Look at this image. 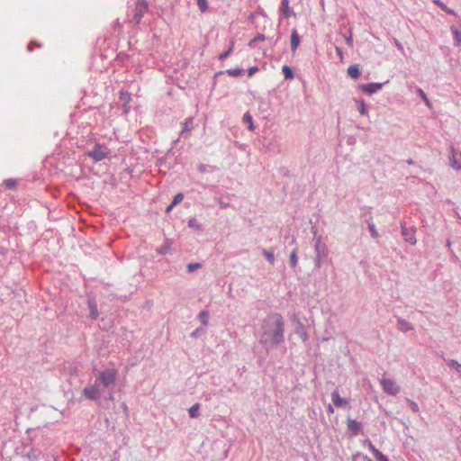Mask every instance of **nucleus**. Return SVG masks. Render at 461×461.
<instances>
[{"instance_id":"obj_1","label":"nucleus","mask_w":461,"mask_h":461,"mask_svg":"<svg viewBox=\"0 0 461 461\" xmlns=\"http://www.w3.org/2000/svg\"><path fill=\"white\" fill-rule=\"evenodd\" d=\"M284 339V321L278 313L268 315L262 324L261 343L268 346H276Z\"/></svg>"},{"instance_id":"obj_2","label":"nucleus","mask_w":461,"mask_h":461,"mask_svg":"<svg viewBox=\"0 0 461 461\" xmlns=\"http://www.w3.org/2000/svg\"><path fill=\"white\" fill-rule=\"evenodd\" d=\"M109 153V149L106 146L95 143L94 149L86 152V155L89 158H92L95 161L98 162L106 158Z\"/></svg>"},{"instance_id":"obj_3","label":"nucleus","mask_w":461,"mask_h":461,"mask_svg":"<svg viewBox=\"0 0 461 461\" xmlns=\"http://www.w3.org/2000/svg\"><path fill=\"white\" fill-rule=\"evenodd\" d=\"M380 383L384 393H386L387 394L396 395L401 390L400 386L396 384V382L391 378L383 377Z\"/></svg>"},{"instance_id":"obj_4","label":"nucleus","mask_w":461,"mask_h":461,"mask_svg":"<svg viewBox=\"0 0 461 461\" xmlns=\"http://www.w3.org/2000/svg\"><path fill=\"white\" fill-rule=\"evenodd\" d=\"M149 5L145 0H138L133 10V20L139 23L143 15L148 11Z\"/></svg>"},{"instance_id":"obj_5","label":"nucleus","mask_w":461,"mask_h":461,"mask_svg":"<svg viewBox=\"0 0 461 461\" xmlns=\"http://www.w3.org/2000/svg\"><path fill=\"white\" fill-rule=\"evenodd\" d=\"M117 372L113 369H107L100 373V380L103 384L108 386L115 382Z\"/></svg>"},{"instance_id":"obj_6","label":"nucleus","mask_w":461,"mask_h":461,"mask_svg":"<svg viewBox=\"0 0 461 461\" xmlns=\"http://www.w3.org/2000/svg\"><path fill=\"white\" fill-rule=\"evenodd\" d=\"M383 86H384L383 83H369V84L360 85L359 88L366 94L372 95V94L376 93L377 91L381 90Z\"/></svg>"},{"instance_id":"obj_7","label":"nucleus","mask_w":461,"mask_h":461,"mask_svg":"<svg viewBox=\"0 0 461 461\" xmlns=\"http://www.w3.org/2000/svg\"><path fill=\"white\" fill-rule=\"evenodd\" d=\"M83 393L86 398L95 400L99 396V389L95 385H90L84 389Z\"/></svg>"},{"instance_id":"obj_8","label":"nucleus","mask_w":461,"mask_h":461,"mask_svg":"<svg viewBox=\"0 0 461 461\" xmlns=\"http://www.w3.org/2000/svg\"><path fill=\"white\" fill-rule=\"evenodd\" d=\"M366 445L377 461H389L388 458L381 451L375 448L371 441H366Z\"/></svg>"},{"instance_id":"obj_9","label":"nucleus","mask_w":461,"mask_h":461,"mask_svg":"<svg viewBox=\"0 0 461 461\" xmlns=\"http://www.w3.org/2000/svg\"><path fill=\"white\" fill-rule=\"evenodd\" d=\"M331 400L337 407H343L348 405V402L346 399H343L339 396V393L338 391H334L331 393Z\"/></svg>"},{"instance_id":"obj_10","label":"nucleus","mask_w":461,"mask_h":461,"mask_svg":"<svg viewBox=\"0 0 461 461\" xmlns=\"http://www.w3.org/2000/svg\"><path fill=\"white\" fill-rule=\"evenodd\" d=\"M281 12L284 14L285 17H290V16H295V14L289 6V1L288 0H282L281 1Z\"/></svg>"},{"instance_id":"obj_11","label":"nucleus","mask_w":461,"mask_h":461,"mask_svg":"<svg viewBox=\"0 0 461 461\" xmlns=\"http://www.w3.org/2000/svg\"><path fill=\"white\" fill-rule=\"evenodd\" d=\"M300 44V37L296 30H293L291 34V50L294 53Z\"/></svg>"},{"instance_id":"obj_12","label":"nucleus","mask_w":461,"mask_h":461,"mask_svg":"<svg viewBox=\"0 0 461 461\" xmlns=\"http://www.w3.org/2000/svg\"><path fill=\"white\" fill-rule=\"evenodd\" d=\"M361 74L360 68L358 65H350L348 68V75L349 77L353 79H357L359 77Z\"/></svg>"},{"instance_id":"obj_13","label":"nucleus","mask_w":461,"mask_h":461,"mask_svg":"<svg viewBox=\"0 0 461 461\" xmlns=\"http://www.w3.org/2000/svg\"><path fill=\"white\" fill-rule=\"evenodd\" d=\"M348 429L357 435L360 429V423L353 419H348L347 421Z\"/></svg>"},{"instance_id":"obj_14","label":"nucleus","mask_w":461,"mask_h":461,"mask_svg":"<svg viewBox=\"0 0 461 461\" xmlns=\"http://www.w3.org/2000/svg\"><path fill=\"white\" fill-rule=\"evenodd\" d=\"M398 329L402 332H407L409 330H411L413 327L406 321L400 320L398 321Z\"/></svg>"},{"instance_id":"obj_15","label":"nucleus","mask_w":461,"mask_h":461,"mask_svg":"<svg viewBox=\"0 0 461 461\" xmlns=\"http://www.w3.org/2000/svg\"><path fill=\"white\" fill-rule=\"evenodd\" d=\"M451 32L454 36L455 44L461 45V31H459L456 26H451Z\"/></svg>"},{"instance_id":"obj_16","label":"nucleus","mask_w":461,"mask_h":461,"mask_svg":"<svg viewBox=\"0 0 461 461\" xmlns=\"http://www.w3.org/2000/svg\"><path fill=\"white\" fill-rule=\"evenodd\" d=\"M89 310H90V316L92 319H96L98 317V311L96 304L93 302H89Z\"/></svg>"},{"instance_id":"obj_17","label":"nucleus","mask_w":461,"mask_h":461,"mask_svg":"<svg viewBox=\"0 0 461 461\" xmlns=\"http://www.w3.org/2000/svg\"><path fill=\"white\" fill-rule=\"evenodd\" d=\"M199 409H200V404L199 403H195L194 404L188 411L189 412V415L191 418H196L199 414Z\"/></svg>"},{"instance_id":"obj_18","label":"nucleus","mask_w":461,"mask_h":461,"mask_svg":"<svg viewBox=\"0 0 461 461\" xmlns=\"http://www.w3.org/2000/svg\"><path fill=\"white\" fill-rule=\"evenodd\" d=\"M282 71L286 79H292L294 77V74L290 67L285 65L282 68Z\"/></svg>"},{"instance_id":"obj_19","label":"nucleus","mask_w":461,"mask_h":461,"mask_svg":"<svg viewBox=\"0 0 461 461\" xmlns=\"http://www.w3.org/2000/svg\"><path fill=\"white\" fill-rule=\"evenodd\" d=\"M197 5L202 13H204L208 9L207 0H196Z\"/></svg>"},{"instance_id":"obj_20","label":"nucleus","mask_w":461,"mask_h":461,"mask_svg":"<svg viewBox=\"0 0 461 461\" xmlns=\"http://www.w3.org/2000/svg\"><path fill=\"white\" fill-rule=\"evenodd\" d=\"M358 111L362 115H365L366 113V106L364 100H359L357 102Z\"/></svg>"},{"instance_id":"obj_21","label":"nucleus","mask_w":461,"mask_h":461,"mask_svg":"<svg viewBox=\"0 0 461 461\" xmlns=\"http://www.w3.org/2000/svg\"><path fill=\"white\" fill-rule=\"evenodd\" d=\"M4 184L8 189H14L17 185L16 180L12 178L6 179Z\"/></svg>"},{"instance_id":"obj_22","label":"nucleus","mask_w":461,"mask_h":461,"mask_svg":"<svg viewBox=\"0 0 461 461\" xmlns=\"http://www.w3.org/2000/svg\"><path fill=\"white\" fill-rule=\"evenodd\" d=\"M199 319H200L201 322L203 325H207L208 324V320H209L208 312H205V311L201 312L200 314H199Z\"/></svg>"},{"instance_id":"obj_23","label":"nucleus","mask_w":461,"mask_h":461,"mask_svg":"<svg viewBox=\"0 0 461 461\" xmlns=\"http://www.w3.org/2000/svg\"><path fill=\"white\" fill-rule=\"evenodd\" d=\"M242 70L240 68L227 69L226 73L231 77H239L241 75Z\"/></svg>"},{"instance_id":"obj_24","label":"nucleus","mask_w":461,"mask_h":461,"mask_svg":"<svg viewBox=\"0 0 461 461\" xmlns=\"http://www.w3.org/2000/svg\"><path fill=\"white\" fill-rule=\"evenodd\" d=\"M354 461H372L367 456L363 454H357L354 456Z\"/></svg>"},{"instance_id":"obj_25","label":"nucleus","mask_w":461,"mask_h":461,"mask_svg":"<svg viewBox=\"0 0 461 461\" xmlns=\"http://www.w3.org/2000/svg\"><path fill=\"white\" fill-rule=\"evenodd\" d=\"M297 254L296 251H293L290 255V262L293 267H295L297 265Z\"/></svg>"},{"instance_id":"obj_26","label":"nucleus","mask_w":461,"mask_h":461,"mask_svg":"<svg viewBox=\"0 0 461 461\" xmlns=\"http://www.w3.org/2000/svg\"><path fill=\"white\" fill-rule=\"evenodd\" d=\"M184 199V195L181 193H178L175 195L174 200L172 202V205H176L177 203H181Z\"/></svg>"},{"instance_id":"obj_27","label":"nucleus","mask_w":461,"mask_h":461,"mask_svg":"<svg viewBox=\"0 0 461 461\" xmlns=\"http://www.w3.org/2000/svg\"><path fill=\"white\" fill-rule=\"evenodd\" d=\"M264 255H265V257L267 258V261L270 264H274L275 257H274V254L272 252L267 251V250H264Z\"/></svg>"},{"instance_id":"obj_28","label":"nucleus","mask_w":461,"mask_h":461,"mask_svg":"<svg viewBox=\"0 0 461 461\" xmlns=\"http://www.w3.org/2000/svg\"><path fill=\"white\" fill-rule=\"evenodd\" d=\"M193 121L191 119H186L184 122H182L183 131H189L192 126Z\"/></svg>"},{"instance_id":"obj_29","label":"nucleus","mask_w":461,"mask_h":461,"mask_svg":"<svg viewBox=\"0 0 461 461\" xmlns=\"http://www.w3.org/2000/svg\"><path fill=\"white\" fill-rule=\"evenodd\" d=\"M244 121L249 124V129L253 130L252 116L249 113L244 114Z\"/></svg>"},{"instance_id":"obj_30","label":"nucleus","mask_w":461,"mask_h":461,"mask_svg":"<svg viewBox=\"0 0 461 461\" xmlns=\"http://www.w3.org/2000/svg\"><path fill=\"white\" fill-rule=\"evenodd\" d=\"M232 48H233V42H231V45H230V49L227 51H225V52H223V53H221L220 55V59H226L230 54V52L232 50Z\"/></svg>"},{"instance_id":"obj_31","label":"nucleus","mask_w":461,"mask_h":461,"mask_svg":"<svg viewBox=\"0 0 461 461\" xmlns=\"http://www.w3.org/2000/svg\"><path fill=\"white\" fill-rule=\"evenodd\" d=\"M418 92H419L420 96V97L423 99V101L426 103V104L429 106V105H430V104H429V99H428L427 95H425V93H424L421 89H419V90H418Z\"/></svg>"},{"instance_id":"obj_32","label":"nucleus","mask_w":461,"mask_h":461,"mask_svg":"<svg viewBox=\"0 0 461 461\" xmlns=\"http://www.w3.org/2000/svg\"><path fill=\"white\" fill-rule=\"evenodd\" d=\"M409 403H410V407L411 409L414 411V412H419L420 411V408L418 406V404L413 402V401H409Z\"/></svg>"},{"instance_id":"obj_33","label":"nucleus","mask_w":461,"mask_h":461,"mask_svg":"<svg viewBox=\"0 0 461 461\" xmlns=\"http://www.w3.org/2000/svg\"><path fill=\"white\" fill-rule=\"evenodd\" d=\"M201 267V265L199 263H193V264H189L187 266V269L189 272H192L194 271V269H197Z\"/></svg>"},{"instance_id":"obj_34","label":"nucleus","mask_w":461,"mask_h":461,"mask_svg":"<svg viewBox=\"0 0 461 461\" xmlns=\"http://www.w3.org/2000/svg\"><path fill=\"white\" fill-rule=\"evenodd\" d=\"M435 3L443 10H446L448 14H454L452 10H447L446 5L441 3L439 0L435 1Z\"/></svg>"},{"instance_id":"obj_35","label":"nucleus","mask_w":461,"mask_h":461,"mask_svg":"<svg viewBox=\"0 0 461 461\" xmlns=\"http://www.w3.org/2000/svg\"><path fill=\"white\" fill-rule=\"evenodd\" d=\"M369 229H370V231H371L372 237H374V238H377V237H378V232H377V230H375V225H374V224H370V225H369Z\"/></svg>"},{"instance_id":"obj_36","label":"nucleus","mask_w":461,"mask_h":461,"mask_svg":"<svg viewBox=\"0 0 461 461\" xmlns=\"http://www.w3.org/2000/svg\"><path fill=\"white\" fill-rule=\"evenodd\" d=\"M258 71V68L256 67V66L249 68V69L248 71L249 72V77H252Z\"/></svg>"},{"instance_id":"obj_37","label":"nucleus","mask_w":461,"mask_h":461,"mask_svg":"<svg viewBox=\"0 0 461 461\" xmlns=\"http://www.w3.org/2000/svg\"><path fill=\"white\" fill-rule=\"evenodd\" d=\"M451 164H452V167H453L455 169H456V170L461 169V165H460V164H459V163H458L455 158H453V159L451 160Z\"/></svg>"},{"instance_id":"obj_38","label":"nucleus","mask_w":461,"mask_h":461,"mask_svg":"<svg viewBox=\"0 0 461 461\" xmlns=\"http://www.w3.org/2000/svg\"><path fill=\"white\" fill-rule=\"evenodd\" d=\"M405 240L408 241L411 244H414L416 242L415 238L412 235L405 236Z\"/></svg>"},{"instance_id":"obj_39","label":"nucleus","mask_w":461,"mask_h":461,"mask_svg":"<svg viewBox=\"0 0 461 461\" xmlns=\"http://www.w3.org/2000/svg\"><path fill=\"white\" fill-rule=\"evenodd\" d=\"M451 366H455L457 371H461V364H458L456 361H452Z\"/></svg>"},{"instance_id":"obj_40","label":"nucleus","mask_w":461,"mask_h":461,"mask_svg":"<svg viewBox=\"0 0 461 461\" xmlns=\"http://www.w3.org/2000/svg\"><path fill=\"white\" fill-rule=\"evenodd\" d=\"M328 411H329L330 413H333V412H334V409H333L332 405H330H330L328 406Z\"/></svg>"},{"instance_id":"obj_41","label":"nucleus","mask_w":461,"mask_h":461,"mask_svg":"<svg viewBox=\"0 0 461 461\" xmlns=\"http://www.w3.org/2000/svg\"><path fill=\"white\" fill-rule=\"evenodd\" d=\"M337 53L341 56V50L339 48H336Z\"/></svg>"},{"instance_id":"obj_42","label":"nucleus","mask_w":461,"mask_h":461,"mask_svg":"<svg viewBox=\"0 0 461 461\" xmlns=\"http://www.w3.org/2000/svg\"><path fill=\"white\" fill-rule=\"evenodd\" d=\"M175 205H172V203L167 207V211H170Z\"/></svg>"},{"instance_id":"obj_43","label":"nucleus","mask_w":461,"mask_h":461,"mask_svg":"<svg viewBox=\"0 0 461 461\" xmlns=\"http://www.w3.org/2000/svg\"><path fill=\"white\" fill-rule=\"evenodd\" d=\"M189 226H194V223H192V221H189Z\"/></svg>"},{"instance_id":"obj_44","label":"nucleus","mask_w":461,"mask_h":461,"mask_svg":"<svg viewBox=\"0 0 461 461\" xmlns=\"http://www.w3.org/2000/svg\"><path fill=\"white\" fill-rule=\"evenodd\" d=\"M189 226H194V223H192V221H189Z\"/></svg>"}]
</instances>
